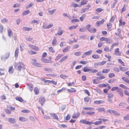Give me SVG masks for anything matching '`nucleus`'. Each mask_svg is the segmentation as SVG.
Returning a JSON list of instances; mask_svg holds the SVG:
<instances>
[{
	"instance_id": "nucleus-4",
	"label": "nucleus",
	"mask_w": 129,
	"mask_h": 129,
	"mask_svg": "<svg viewBox=\"0 0 129 129\" xmlns=\"http://www.w3.org/2000/svg\"><path fill=\"white\" fill-rule=\"evenodd\" d=\"M87 29L89 30V24L87 25L86 28L84 27H81L79 29V31H80L84 32L86 31Z\"/></svg>"
},
{
	"instance_id": "nucleus-22",
	"label": "nucleus",
	"mask_w": 129,
	"mask_h": 129,
	"mask_svg": "<svg viewBox=\"0 0 129 129\" xmlns=\"http://www.w3.org/2000/svg\"><path fill=\"white\" fill-rule=\"evenodd\" d=\"M116 17V16L115 15H114L112 16V17L111 18V19L110 20V22H111L112 23L113 22L115 18Z\"/></svg>"
},
{
	"instance_id": "nucleus-24",
	"label": "nucleus",
	"mask_w": 129,
	"mask_h": 129,
	"mask_svg": "<svg viewBox=\"0 0 129 129\" xmlns=\"http://www.w3.org/2000/svg\"><path fill=\"white\" fill-rule=\"evenodd\" d=\"M30 13L29 10H25L23 11L22 13V15L23 16H25L28 14Z\"/></svg>"
},
{
	"instance_id": "nucleus-33",
	"label": "nucleus",
	"mask_w": 129,
	"mask_h": 129,
	"mask_svg": "<svg viewBox=\"0 0 129 129\" xmlns=\"http://www.w3.org/2000/svg\"><path fill=\"white\" fill-rule=\"evenodd\" d=\"M32 28H29L27 27H23V30H26L28 31L31 30L32 29Z\"/></svg>"
},
{
	"instance_id": "nucleus-9",
	"label": "nucleus",
	"mask_w": 129,
	"mask_h": 129,
	"mask_svg": "<svg viewBox=\"0 0 129 129\" xmlns=\"http://www.w3.org/2000/svg\"><path fill=\"white\" fill-rule=\"evenodd\" d=\"M45 101V99L43 97H40L39 99V102L41 105H42Z\"/></svg>"
},
{
	"instance_id": "nucleus-34",
	"label": "nucleus",
	"mask_w": 129,
	"mask_h": 129,
	"mask_svg": "<svg viewBox=\"0 0 129 129\" xmlns=\"http://www.w3.org/2000/svg\"><path fill=\"white\" fill-rule=\"evenodd\" d=\"M119 68L120 70L123 71H125L127 70V68L124 67H122L121 66H119Z\"/></svg>"
},
{
	"instance_id": "nucleus-20",
	"label": "nucleus",
	"mask_w": 129,
	"mask_h": 129,
	"mask_svg": "<svg viewBox=\"0 0 129 129\" xmlns=\"http://www.w3.org/2000/svg\"><path fill=\"white\" fill-rule=\"evenodd\" d=\"M19 119V120L21 121H25L27 120V119L25 117H20Z\"/></svg>"
},
{
	"instance_id": "nucleus-56",
	"label": "nucleus",
	"mask_w": 129,
	"mask_h": 129,
	"mask_svg": "<svg viewBox=\"0 0 129 129\" xmlns=\"http://www.w3.org/2000/svg\"><path fill=\"white\" fill-rule=\"evenodd\" d=\"M3 31V27L2 25H0V32L2 33Z\"/></svg>"
},
{
	"instance_id": "nucleus-32",
	"label": "nucleus",
	"mask_w": 129,
	"mask_h": 129,
	"mask_svg": "<svg viewBox=\"0 0 129 129\" xmlns=\"http://www.w3.org/2000/svg\"><path fill=\"white\" fill-rule=\"evenodd\" d=\"M28 85V89L30 90L31 91L33 90V85L31 83H30Z\"/></svg>"
},
{
	"instance_id": "nucleus-63",
	"label": "nucleus",
	"mask_w": 129,
	"mask_h": 129,
	"mask_svg": "<svg viewBox=\"0 0 129 129\" xmlns=\"http://www.w3.org/2000/svg\"><path fill=\"white\" fill-rule=\"evenodd\" d=\"M117 2V1L115 2L112 5H111V8L112 9H113V8H114Z\"/></svg>"
},
{
	"instance_id": "nucleus-50",
	"label": "nucleus",
	"mask_w": 129,
	"mask_h": 129,
	"mask_svg": "<svg viewBox=\"0 0 129 129\" xmlns=\"http://www.w3.org/2000/svg\"><path fill=\"white\" fill-rule=\"evenodd\" d=\"M53 26V24H48L46 26V29H48L50 28Z\"/></svg>"
},
{
	"instance_id": "nucleus-1",
	"label": "nucleus",
	"mask_w": 129,
	"mask_h": 129,
	"mask_svg": "<svg viewBox=\"0 0 129 129\" xmlns=\"http://www.w3.org/2000/svg\"><path fill=\"white\" fill-rule=\"evenodd\" d=\"M22 66H24L23 64L20 62H16L14 64L15 68L19 71H20L22 68Z\"/></svg>"
},
{
	"instance_id": "nucleus-52",
	"label": "nucleus",
	"mask_w": 129,
	"mask_h": 129,
	"mask_svg": "<svg viewBox=\"0 0 129 129\" xmlns=\"http://www.w3.org/2000/svg\"><path fill=\"white\" fill-rule=\"evenodd\" d=\"M24 44L23 43H21L20 45V50L21 51H22L23 49V48L24 47Z\"/></svg>"
},
{
	"instance_id": "nucleus-27",
	"label": "nucleus",
	"mask_w": 129,
	"mask_h": 129,
	"mask_svg": "<svg viewBox=\"0 0 129 129\" xmlns=\"http://www.w3.org/2000/svg\"><path fill=\"white\" fill-rule=\"evenodd\" d=\"M14 70L13 67L12 66L10 67L9 68V72L10 74H12L13 73Z\"/></svg>"
},
{
	"instance_id": "nucleus-42",
	"label": "nucleus",
	"mask_w": 129,
	"mask_h": 129,
	"mask_svg": "<svg viewBox=\"0 0 129 129\" xmlns=\"http://www.w3.org/2000/svg\"><path fill=\"white\" fill-rule=\"evenodd\" d=\"M30 111L27 109H23L21 111L22 112L24 113H28L30 112Z\"/></svg>"
},
{
	"instance_id": "nucleus-43",
	"label": "nucleus",
	"mask_w": 129,
	"mask_h": 129,
	"mask_svg": "<svg viewBox=\"0 0 129 129\" xmlns=\"http://www.w3.org/2000/svg\"><path fill=\"white\" fill-rule=\"evenodd\" d=\"M34 91L35 93L36 94H38L39 92V90L38 88L37 87H35L34 88Z\"/></svg>"
},
{
	"instance_id": "nucleus-45",
	"label": "nucleus",
	"mask_w": 129,
	"mask_h": 129,
	"mask_svg": "<svg viewBox=\"0 0 129 129\" xmlns=\"http://www.w3.org/2000/svg\"><path fill=\"white\" fill-rule=\"evenodd\" d=\"M68 91L69 92H75L76 91L75 89L73 88H71L70 89H68Z\"/></svg>"
},
{
	"instance_id": "nucleus-44",
	"label": "nucleus",
	"mask_w": 129,
	"mask_h": 129,
	"mask_svg": "<svg viewBox=\"0 0 129 129\" xmlns=\"http://www.w3.org/2000/svg\"><path fill=\"white\" fill-rule=\"evenodd\" d=\"M99 120H101L103 122H106L109 121V120L107 119H105L104 118L101 119V118H99L98 119Z\"/></svg>"
},
{
	"instance_id": "nucleus-46",
	"label": "nucleus",
	"mask_w": 129,
	"mask_h": 129,
	"mask_svg": "<svg viewBox=\"0 0 129 129\" xmlns=\"http://www.w3.org/2000/svg\"><path fill=\"white\" fill-rule=\"evenodd\" d=\"M123 119L125 120H129V114L127 115L126 116L123 117Z\"/></svg>"
},
{
	"instance_id": "nucleus-51",
	"label": "nucleus",
	"mask_w": 129,
	"mask_h": 129,
	"mask_svg": "<svg viewBox=\"0 0 129 129\" xmlns=\"http://www.w3.org/2000/svg\"><path fill=\"white\" fill-rule=\"evenodd\" d=\"M62 55L61 54L58 55L55 59V60H57L62 57Z\"/></svg>"
},
{
	"instance_id": "nucleus-16",
	"label": "nucleus",
	"mask_w": 129,
	"mask_h": 129,
	"mask_svg": "<svg viewBox=\"0 0 129 129\" xmlns=\"http://www.w3.org/2000/svg\"><path fill=\"white\" fill-rule=\"evenodd\" d=\"M68 58L67 55L65 56L61 59L59 61V62H61L62 61H65Z\"/></svg>"
},
{
	"instance_id": "nucleus-31",
	"label": "nucleus",
	"mask_w": 129,
	"mask_h": 129,
	"mask_svg": "<svg viewBox=\"0 0 129 129\" xmlns=\"http://www.w3.org/2000/svg\"><path fill=\"white\" fill-rule=\"evenodd\" d=\"M71 5L72 6L74 7H80V5H79L77 4L74 3H72Z\"/></svg>"
},
{
	"instance_id": "nucleus-61",
	"label": "nucleus",
	"mask_w": 129,
	"mask_h": 129,
	"mask_svg": "<svg viewBox=\"0 0 129 129\" xmlns=\"http://www.w3.org/2000/svg\"><path fill=\"white\" fill-rule=\"evenodd\" d=\"M118 61L121 63L123 66H124V62L122 61L121 59H118Z\"/></svg>"
},
{
	"instance_id": "nucleus-28",
	"label": "nucleus",
	"mask_w": 129,
	"mask_h": 129,
	"mask_svg": "<svg viewBox=\"0 0 129 129\" xmlns=\"http://www.w3.org/2000/svg\"><path fill=\"white\" fill-rule=\"evenodd\" d=\"M119 26L122 25H124L125 24V22H122V20L121 19H120L119 20Z\"/></svg>"
},
{
	"instance_id": "nucleus-14",
	"label": "nucleus",
	"mask_w": 129,
	"mask_h": 129,
	"mask_svg": "<svg viewBox=\"0 0 129 129\" xmlns=\"http://www.w3.org/2000/svg\"><path fill=\"white\" fill-rule=\"evenodd\" d=\"M117 91H118L121 96L122 97L123 96V92L122 91V89L121 88H118L117 90Z\"/></svg>"
},
{
	"instance_id": "nucleus-13",
	"label": "nucleus",
	"mask_w": 129,
	"mask_h": 129,
	"mask_svg": "<svg viewBox=\"0 0 129 129\" xmlns=\"http://www.w3.org/2000/svg\"><path fill=\"white\" fill-rule=\"evenodd\" d=\"M80 122L81 123H83L85 124H88L89 123V121L85 119L80 120Z\"/></svg>"
},
{
	"instance_id": "nucleus-48",
	"label": "nucleus",
	"mask_w": 129,
	"mask_h": 129,
	"mask_svg": "<svg viewBox=\"0 0 129 129\" xmlns=\"http://www.w3.org/2000/svg\"><path fill=\"white\" fill-rule=\"evenodd\" d=\"M98 86L101 88L106 87L107 86V85L105 84H99Z\"/></svg>"
},
{
	"instance_id": "nucleus-8",
	"label": "nucleus",
	"mask_w": 129,
	"mask_h": 129,
	"mask_svg": "<svg viewBox=\"0 0 129 129\" xmlns=\"http://www.w3.org/2000/svg\"><path fill=\"white\" fill-rule=\"evenodd\" d=\"M44 82L46 83H52L55 85H56L57 82L53 80H46L44 81Z\"/></svg>"
},
{
	"instance_id": "nucleus-55",
	"label": "nucleus",
	"mask_w": 129,
	"mask_h": 129,
	"mask_svg": "<svg viewBox=\"0 0 129 129\" xmlns=\"http://www.w3.org/2000/svg\"><path fill=\"white\" fill-rule=\"evenodd\" d=\"M103 10V9L101 8H98L96 9L95 11L96 12L100 13Z\"/></svg>"
},
{
	"instance_id": "nucleus-35",
	"label": "nucleus",
	"mask_w": 129,
	"mask_h": 129,
	"mask_svg": "<svg viewBox=\"0 0 129 129\" xmlns=\"http://www.w3.org/2000/svg\"><path fill=\"white\" fill-rule=\"evenodd\" d=\"M122 79L126 83H129V80L127 78L125 77H122Z\"/></svg>"
},
{
	"instance_id": "nucleus-7",
	"label": "nucleus",
	"mask_w": 129,
	"mask_h": 129,
	"mask_svg": "<svg viewBox=\"0 0 129 129\" xmlns=\"http://www.w3.org/2000/svg\"><path fill=\"white\" fill-rule=\"evenodd\" d=\"M80 113L79 112L77 113H74L73 116H72V118L74 119H77L78 117L80 116Z\"/></svg>"
},
{
	"instance_id": "nucleus-49",
	"label": "nucleus",
	"mask_w": 129,
	"mask_h": 129,
	"mask_svg": "<svg viewBox=\"0 0 129 129\" xmlns=\"http://www.w3.org/2000/svg\"><path fill=\"white\" fill-rule=\"evenodd\" d=\"M63 31L62 30H61L60 31H58L57 34H55V35H56L57 34L59 36L61 35L63 33Z\"/></svg>"
},
{
	"instance_id": "nucleus-62",
	"label": "nucleus",
	"mask_w": 129,
	"mask_h": 129,
	"mask_svg": "<svg viewBox=\"0 0 129 129\" xmlns=\"http://www.w3.org/2000/svg\"><path fill=\"white\" fill-rule=\"evenodd\" d=\"M118 87L117 86L114 87L112 88L111 90L112 91H114L116 90H117L118 89Z\"/></svg>"
},
{
	"instance_id": "nucleus-47",
	"label": "nucleus",
	"mask_w": 129,
	"mask_h": 129,
	"mask_svg": "<svg viewBox=\"0 0 129 129\" xmlns=\"http://www.w3.org/2000/svg\"><path fill=\"white\" fill-rule=\"evenodd\" d=\"M112 113L115 116H119L120 115V114L118 113L117 112L114 110H113Z\"/></svg>"
},
{
	"instance_id": "nucleus-36",
	"label": "nucleus",
	"mask_w": 129,
	"mask_h": 129,
	"mask_svg": "<svg viewBox=\"0 0 129 129\" xmlns=\"http://www.w3.org/2000/svg\"><path fill=\"white\" fill-rule=\"evenodd\" d=\"M102 123V121H96L94 123V124L95 125H98L101 124Z\"/></svg>"
},
{
	"instance_id": "nucleus-6",
	"label": "nucleus",
	"mask_w": 129,
	"mask_h": 129,
	"mask_svg": "<svg viewBox=\"0 0 129 129\" xmlns=\"http://www.w3.org/2000/svg\"><path fill=\"white\" fill-rule=\"evenodd\" d=\"M41 60L43 62L45 63H51L52 62L51 60L50 59H47L42 58L41 59Z\"/></svg>"
},
{
	"instance_id": "nucleus-26",
	"label": "nucleus",
	"mask_w": 129,
	"mask_h": 129,
	"mask_svg": "<svg viewBox=\"0 0 129 129\" xmlns=\"http://www.w3.org/2000/svg\"><path fill=\"white\" fill-rule=\"evenodd\" d=\"M19 53V49L18 47L16 48L15 52V57H17Z\"/></svg>"
},
{
	"instance_id": "nucleus-40",
	"label": "nucleus",
	"mask_w": 129,
	"mask_h": 129,
	"mask_svg": "<svg viewBox=\"0 0 129 129\" xmlns=\"http://www.w3.org/2000/svg\"><path fill=\"white\" fill-rule=\"evenodd\" d=\"M56 11V9H54L52 10H48V12L49 13H50V15H52L54 13V12L55 11Z\"/></svg>"
},
{
	"instance_id": "nucleus-39",
	"label": "nucleus",
	"mask_w": 129,
	"mask_h": 129,
	"mask_svg": "<svg viewBox=\"0 0 129 129\" xmlns=\"http://www.w3.org/2000/svg\"><path fill=\"white\" fill-rule=\"evenodd\" d=\"M57 41L55 37H54L52 42V44L53 45H54L56 43Z\"/></svg>"
},
{
	"instance_id": "nucleus-60",
	"label": "nucleus",
	"mask_w": 129,
	"mask_h": 129,
	"mask_svg": "<svg viewBox=\"0 0 129 129\" xmlns=\"http://www.w3.org/2000/svg\"><path fill=\"white\" fill-rule=\"evenodd\" d=\"M66 89V88H63L61 89L58 90L57 92H62L63 90H65Z\"/></svg>"
},
{
	"instance_id": "nucleus-57",
	"label": "nucleus",
	"mask_w": 129,
	"mask_h": 129,
	"mask_svg": "<svg viewBox=\"0 0 129 129\" xmlns=\"http://www.w3.org/2000/svg\"><path fill=\"white\" fill-rule=\"evenodd\" d=\"M107 38L104 37H102L100 39V41H106V39Z\"/></svg>"
},
{
	"instance_id": "nucleus-2",
	"label": "nucleus",
	"mask_w": 129,
	"mask_h": 129,
	"mask_svg": "<svg viewBox=\"0 0 129 129\" xmlns=\"http://www.w3.org/2000/svg\"><path fill=\"white\" fill-rule=\"evenodd\" d=\"M117 33H115V35L118 37L121 38L122 39V36L120 34L121 32V30L119 28H118L117 29Z\"/></svg>"
},
{
	"instance_id": "nucleus-53",
	"label": "nucleus",
	"mask_w": 129,
	"mask_h": 129,
	"mask_svg": "<svg viewBox=\"0 0 129 129\" xmlns=\"http://www.w3.org/2000/svg\"><path fill=\"white\" fill-rule=\"evenodd\" d=\"M43 70L47 72H50L51 71V69L48 68H43Z\"/></svg>"
},
{
	"instance_id": "nucleus-11",
	"label": "nucleus",
	"mask_w": 129,
	"mask_h": 129,
	"mask_svg": "<svg viewBox=\"0 0 129 129\" xmlns=\"http://www.w3.org/2000/svg\"><path fill=\"white\" fill-rule=\"evenodd\" d=\"M32 64L34 66L37 67H41L42 66V65L40 63H38L34 62L32 63Z\"/></svg>"
},
{
	"instance_id": "nucleus-59",
	"label": "nucleus",
	"mask_w": 129,
	"mask_h": 129,
	"mask_svg": "<svg viewBox=\"0 0 129 129\" xmlns=\"http://www.w3.org/2000/svg\"><path fill=\"white\" fill-rule=\"evenodd\" d=\"M115 81V80L114 79H110L108 80V82L109 83H114Z\"/></svg>"
},
{
	"instance_id": "nucleus-10",
	"label": "nucleus",
	"mask_w": 129,
	"mask_h": 129,
	"mask_svg": "<svg viewBox=\"0 0 129 129\" xmlns=\"http://www.w3.org/2000/svg\"><path fill=\"white\" fill-rule=\"evenodd\" d=\"M8 121L11 123H14L16 122V120L15 119L12 118H10L8 119Z\"/></svg>"
},
{
	"instance_id": "nucleus-17",
	"label": "nucleus",
	"mask_w": 129,
	"mask_h": 129,
	"mask_svg": "<svg viewBox=\"0 0 129 129\" xmlns=\"http://www.w3.org/2000/svg\"><path fill=\"white\" fill-rule=\"evenodd\" d=\"M98 72V71L95 69H89V72L95 73Z\"/></svg>"
},
{
	"instance_id": "nucleus-64",
	"label": "nucleus",
	"mask_w": 129,
	"mask_h": 129,
	"mask_svg": "<svg viewBox=\"0 0 129 129\" xmlns=\"http://www.w3.org/2000/svg\"><path fill=\"white\" fill-rule=\"evenodd\" d=\"M115 76V75L113 73H110L109 74V77L110 78H112Z\"/></svg>"
},
{
	"instance_id": "nucleus-41",
	"label": "nucleus",
	"mask_w": 129,
	"mask_h": 129,
	"mask_svg": "<svg viewBox=\"0 0 129 129\" xmlns=\"http://www.w3.org/2000/svg\"><path fill=\"white\" fill-rule=\"evenodd\" d=\"M119 86L122 88L126 89H129V88L127 87L126 86H125L124 85H123L122 84H120Z\"/></svg>"
},
{
	"instance_id": "nucleus-19",
	"label": "nucleus",
	"mask_w": 129,
	"mask_h": 129,
	"mask_svg": "<svg viewBox=\"0 0 129 129\" xmlns=\"http://www.w3.org/2000/svg\"><path fill=\"white\" fill-rule=\"evenodd\" d=\"M106 40L105 41L107 43L110 44L112 43V40L110 38H107Z\"/></svg>"
},
{
	"instance_id": "nucleus-5",
	"label": "nucleus",
	"mask_w": 129,
	"mask_h": 129,
	"mask_svg": "<svg viewBox=\"0 0 129 129\" xmlns=\"http://www.w3.org/2000/svg\"><path fill=\"white\" fill-rule=\"evenodd\" d=\"M28 46L31 49L35 50H39V49L38 47L34 45L31 44H29L28 45Z\"/></svg>"
},
{
	"instance_id": "nucleus-18",
	"label": "nucleus",
	"mask_w": 129,
	"mask_h": 129,
	"mask_svg": "<svg viewBox=\"0 0 129 129\" xmlns=\"http://www.w3.org/2000/svg\"><path fill=\"white\" fill-rule=\"evenodd\" d=\"M94 103L95 104H103L104 103V102L102 100L96 101H94Z\"/></svg>"
},
{
	"instance_id": "nucleus-58",
	"label": "nucleus",
	"mask_w": 129,
	"mask_h": 129,
	"mask_svg": "<svg viewBox=\"0 0 129 129\" xmlns=\"http://www.w3.org/2000/svg\"><path fill=\"white\" fill-rule=\"evenodd\" d=\"M87 2L85 0H83V1L81 2L80 4V5H83L87 3Z\"/></svg>"
},
{
	"instance_id": "nucleus-12",
	"label": "nucleus",
	"mask_w": 129,
	"mask_h": 129,
	"mask_svg": "<svg viewBox=\"0 0 129 129\" xmlns=\"http://www.w3.org/2000/svg\"><path fill=\"white\" fill-rule=\"evenodd\" d=\"M105 20L103 19L101 21H99L96 22V24L98 26H99L100 25L104 23Z\"/></svg>"
},
{
	"instance_id": "nucleus-15",
	"label": "nucleus",
	"mask_w": 129,
	"mask_h": 129,
	"mask_svg": "<svg viewBox=\"0 0 129 129\" xmlns=\"http://www.w3.org/2000/svg\"><path fill=\"white\" fill-rule=\"evenodd\" d=\"M8 34L9 37L11 38L12 35V32L11 29H9L8 30Z\"/></svg>"
},
{
	"instance_id": "nucleus-21",
	"label": "nucleus",
	"mask_w": 129,
	"mask_h": 129,
	"mask_svg": "<svg viewBox=\"0 0 129 129\" xmlns=\"http://www.w3.org/2000/svg\"><path fill=\"white\" fill-rule=\"evenodd\" d=\"M50 114L54 119L57 120L58 119V117L56 114Z\"/></svg>"
},
{
	"instance_id": "nucleus-37",
	"label": "nucleus",
	"mask_w": 129,
	"mask_h": 129,
	"mask_svg": "<svg viewBox=\"0 0 129 129\" xmlns=\"http://www.w3.org/2000/svg\"><path fill=\"white\" fill-rule=\"evenodd\" d=\"M92 57L93 58L95 59H99L100 58V57L99 56L96 54H94L92 55Z\"/></svg>"
},
{
	"instance_id": "nucleus-54",
	"label": "nucleus",
	"mask_w": 129,
	"mask_h": 129,
	"mask_svg": "<svg viewBox=\"0 0 129 129\" xmlns=\"http://www.w3.org/2000/svg\"><path fill=\"white\" fill-rule=\"evenodd\" d=\"M70 49V47L69 46H67L66 48L64 49L63 50V52H65L67 51L69 49Z\"/></svg>"
},
{
	"instance_id": "nucleus-29",
	"label": "nucleus",
	"mask_w": 129,
	"mask_h": 129,
	"mask_svg": "<svg viewBox=\"0 0 129 129\" xmlns=\"http://www.w3.org/2000/svg\"><path fill=\"white\" fill-rule=\"evenodd\" d=\"M89 31L91 33H95L96 31V29L95 28H91L89 29Z\"/></svg>"
},
{
	"instance_id": "nucleus-30",
	"label": "nucleus",
	"mask_w": 129,
	"mask_h": 129,
	"mask_svg": "<svg viewBox=\"0 0 129 129\" xmlns=\"http://www.w3.org/2000/svg\"><path fill=\"white\" fill-rule=\"evenodd\" d=\"M78 27V25H72L69 27V29L70 30L76 29Z\"/></svg>"
},
{
	"instance_id": "nucleus-25",
	"label": "nucleus",
	"mask_w": 129,
	"mask_h": 129,
	"mask_svg": "<svg viewBox=\"0 0 129 129\" xmlns=\"http://www.w3.org/2000/svg\"><path fill=\"white\" fill-rule=\"evenodd\" d=\"M107 26L108 29L109 30L111 31L112 30L111 28L112 26V24L110 23H108L107 25Z\"/></svg>"
},
{
	"instance_id": "nucleus-3",
	"label": "nucleus",
	"mask_w": 129,
	"mask_h": 129,
	"mask_svg": "<svg viewBox=\"0 0 129 129\" xmlns=\"http://www.w3.org/2000/svg\"><path fill=\"white\" fill-rule=\"evenodd\" d=\"M119 49L118 48H117L115 50V52L113 54L117 56H120L121 55V52L120 51H119Z\"/></svg>"
},
{
	"instance_id": "nucleus-38",
	"label": "nucleus",
	"mask_w": 129,
	"mask_h": 129,
	"mask_svg": "<svg viewBox=\"0 0 129 129\" xmlns=\"http://www.w3.org/2000/svg\"><path fill=\"white\" fill-rule=\"evenodd\" d=\"M110 71V69H104L102 70V73H108Z\"/></svg>"
},
{
	"instance_id": "nucleus-23",
	"label": "nucleus",
	"mask_w": 129,
	"mask_h": 129,
	"mask_svg": "<svg viewBox=\"0 0 129 129\" xmlns=\"http://www.w3.org/2000/svg\"><path fill=\"white\" fill-rule=\"evenodd\" d=\"M16 99L18 101L21 102H23L24 103V102H26L25 101H24L20 97H17L16 98Z\"/></svg>"
}]
</instances>
